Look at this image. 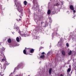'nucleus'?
I'll list each match as a JSON object with an SVG mask.
<instances>
[{"instance_id": "f257e3e1", "label": "nucleus", "mask_w": 76, "mask_h": 76, "mask_svg": "<svg viewBox=\"0 0 76 76\" xmlns=\"http://www.w3.org/2000/svg\"><path fill=\"white\" fill-rule=\"evenodd\" d=\"M15 4V5L16 7H17V10H18V12L21 13V16H23V10L22 9L20 8V3L19 2L16 1H14Z\"/></svg>"}, {"instance_id": "f03ea898", "label": "nucleus", "mask_w": 76, "mask_h": 76, "mask_svg": "<svg viewBox=\"0 0 76 76\" xmlns=\"http://www.w3.org/2000/svg\"><path fill=\"white\" fill-rule=\"evenodd\" d=\"M27 49L29 51V50H30V53H33L34 52V49H31V48H27Z\"/></svg>"}, {"instance_id": "7ed1b4c3", "label": "nucleus", "mask_w": 76, "mask_h": 76, "mask_svg": "<svg viewBox=\"0 0 76 76\" xmlns=\"http://www.w3.org/2000/svg\"><path fill=\"white\" fill-rule=\"evenodd\" d=\"M44 54H45V53H44V52H43L41 53V55H41L40 57V58H44V57H45V55H44Z\"/></svg>"}, {"instance_id": "20e7f679", "label": "nucleus", "mask_w": 76, "mask_h": 76, "mask_svg": "<svg viewBox=\"0 0 76 76\" xmlns=\"http://www.w3.org/2000/svg\"><path fill=\"white\" fill-rule=\"evenodd\" d=\"M70 8L71 10H74V7H73V6L71 5L70 7Z\"/></svg>"}, {"instance_id": "39448f33", "label": "nucleus", "mask_w": 76, "mask_h": 76, "mask_svg": "<svg viewBox=\"0 0 76 76\" xmlns=\"http://www.w3.org/2000/svg\"><path fill=\"white\" fill-rule=\"evenodd\" d=\"M62 54L63 55V56H65L66 55V53H65V51L64 50H62L61 51Z\"/></svg>"}, {"instance_id": "423d86ee", "label": "nucleus", "mask_w": 76, "mask_h": 76, "mask_svg": "<svg viewBox=\"0 0 76 76\" xmlns=\"http://www.w3.org/2000/svg\"><path fill=\"white\" fill-rule=\"evenodd\" d=\"M70 71H71V68H68L67 70V74H69Z\"/></svg>"}, {"instance_id": "0eeeda50", "label": "nucleus", "mask_w": 76, "mask_h": 76, "mask_svg": "<svg viewBox=\"0 0 76 76\" xmlns=\"http://www.w3.org/2000/svg\"><path fill=\"white\" fill-rule=\"evenodd\" d=\"M47 13L48 15H50V14L51 13V10H49L48 11Z\"/></svg>"}, {"instance_id": "6e6552de", "label": "nucleus", "mask_w": 76, "mask_h": 76, "mask_svg": "<svg viewBox=\"0 0 76 76\" xmlns=\"http://www.w3.org/2000/svg\"><path fill=\"white\" fill-rule=\"evenodd\" d=\"M27 3L28 2H27V1H25L23 2V4L24 5L26 6V5H27Z\"/></svg>"}, {"instance_id": "1a4fd4ad", "label": "nucleus", "mask_w": 76, "mask_h": 76, "mask_svg": "<svg viewBox=\"0 0 76 76\" xmlns=\"http://www.w3.org/2000/svg\"><path fill=\"white\" fill-rule=\"evenodd\" d=\"M52 72V68H50L49 70V74H51V72Z\"/></svg>"}, {"instance_id": "9d476101", "label": "nucleus", "mask_w": 76, "mask_h": 76, "mask_svg": "<svg viewBox=\"0 0 76 76\" xmlns=\"http://www.w3.org/2000/svg\"><path fill=\"white\" fill-rule=\"evenodd\" d=\"M7 42L9 43H10L11 42H12V41L11 40V39H9L7 40Z\"/></svg>"}, {"instance_id": "9b49d317", "label": "nucleus", "mask_w": 76, "mask_h": 76, "mask_svg": "<svg viewBox=\"0 0 76 76\" xmlns=\"http://www.w3.org/2000/svg\"><path fill=\"white\" fill-rule=\"evenodd\" d=\"M6 67V66L5 65H4L3 66L2 69H3L4 70H5Z\"/></svg>"}, {"instance_id": "f8f14e48", "label": "nucleus", "mask_w": 76, "mask_h": 76, "mask_svg": "<svg viewBox=\"0 0 76 76\" xmlns=\"http://www.w3.org/2000/svg\"><path fill=\"white\" fill-rule=\"evenodd\" d=\"M72 50H70L69 52L68 53V55L70 56L72 54Z\"/></svg>"}, {"instance_id": "ddd939ff", "label": "nucleus", "mask_w": 76, "mask_h": 76, "mask_svg": "<svg viewBox=\"0 0 76 76\" xmlns=\"http://www.w3.org/2000/svg\"><path fill=\"white\" fill-rule=\"evenodd\" d=\"M16 20L17 22H19L20 21V20H21V19H20V18L19 19V20H18V19H16Z\"/></svg>"}, {"instance_id": "4468645a", "label": "nucleus", "mask_w": 76, "mask_h": 76, "mask_svg": "<svg viewBox=\"0 0 76 76\" xmlns=\"http://www.w3.org/2000/svg\"><path fill=\"white\" fill-rule=\"evenodd\" d=\"M22 64H19L17 66L18 67H21L22 66Z\"/></svg>"}, {"instance_id": "2eb2a0df", "label": "nucleus", "mask_w": 76, "mask_h": 76, "mask_svg": "<svg viewBox=\"0 0 76 76\" xmlns=\"http://www.w3.org/2000/svg\"><path fill=\"white\" fill-rule=\"evenodd\" d=\"M23 53L24 54H26V50L25 49L23 50Z\"/></svg>"}, {"instance_id": "dca6fc26", "label": "nucleus", "mask_w": 76, "mask_h": 76, "mask_svg": "<svg viewBox=\"0 0 76 76\" xmlns=\"http://www.w3.org/2000/svg\"><path fill=\"white\" fill-rule=\"evenodd\" d=\"M16 39L17 42H19V37H17L16 38Z\"/></svg>"}, {"instance_id": "f3484780", "label": "nucleus", "mask_w": 76, "mask_h": 76, "mask_svg": "<svg viewBox=\"0 0 76 76\" xmlns=\"http://www.w3.org/2000/svg\"><path fill=\"white\" fill-rule=\"evenodd\" d=\"M22 36L23 37H26V34H22Z\"/></svg>"}, {"instance_id": "a211bd4d", "label": "nucleus", "mask_w": 76, "mask_h": 76, "mask_svg": "<svg viewBox=\"0 0 76 76\" xmlns=\"http://www.w3.org/2000/svg\"><path fill=\"white\" fill-rule=\"evenodd\" d=\"M66 45L67 47H69V45L68 43H66Z\"/></svg>"}, {"instance_id": "6ab92c4d", "label": "nucleus", "mask_w": 76, "mask_h": 76, "mask_svg": "<svg viewBox=\"0 0 76 76\" xmlns=\"http://www.w3.org/2000/svg\"><path fill=\"white\" fill-rule=\"evenodd\" d=\"M44 48L43 47H41L39 48V50H41L42 48Z\"/></svg>"}, {"instance_id": "aec40b11", "label": "nucleus", "mask_w": 76, "mask_h": 76, "mask_svg": "<svg viewBox=\"0 0 76 76\" xmlns=\"http://www.w3.org/2000/svg\"><path fill=\"white\" fill-rule=\"evenodd\" d=\"M69 69H71V65H69Z\"/></svg>"}, {"instance_id": "412c9836", "label": "nucleus", "mask_w": 76, "mask_h": 76, "mask_svg": "<svg viewBox=\"0 0 76 76\" xmlns=\"http://www.w3.org/2000/svg\"><path fill=\"white\" fill-rule=\"evenodd\" d=\"M5 60V59H4L3 58V59H2V61H4Z\"/></svg>"}, {"instance_id": "4be33fe9", "label": "nucleus", "mask_w": 76, "mask_h": 76, "mask_svg": "<svg viewBox=\"0 0 76 76\" xmlns=\"http://www.w3.org/2000/svg\"><path fill=\"white\" fill-rule=\"evenodd\" d=\"M9 63L8 64V63H6L7 65H9Z\"/></svg>"}, {"instance_id": "5701e85b", "label": "nucleus", "mask_w": 76, "mask_h": 76, "mask_svg": "<svg viewBox=\"0 0 76 76\" xmlns=\"http://www.w3.org/2000/svg\"><path fill=\"white\" fill-rule=\"evenodd\" d=\"M35 1H37V0H33V2H35Z\"/></svg>"}, {"instance_id": "b1692460", "label": "nucleus", "mask_w": 76, "mask_h": 76, "mask_svg": "<svg viewBox=\"0 0 76 76\" xmlns=\"http://www.w3.org/2000/svg\"><path fill=\"white\" fill-rule=\"evenodd\" d=\"M73 12L74 13H75V12H76V11H75V10H73Z\"/></svg>"}, {"instance_id": "393cba45", "label": "nucleus", "mask_w": 76, "mask_h": 76, "mask_svg": "<svg viewBox=\"0 0 76 76\" xmlns=\"http://www.w3.org/2000/svg\"><path fill=\"white\" fill-rule=\"evenodd\" d=\"M60 76H63V74H61L60 75Z\"/></svg>"}, {"instance_id": "a878e982", "label": "nucleus", "mask_w": 76, "mask_h": 76, "mask_svg": "<svg viewBox=\"0 0 76 76\" xmlns=\"http://www.w3.org/2000/svg\"><path fill=\"white\" fill-rule=\"evenodd\" d=\"M58 4H56V6H58Z\"/></svg>"}, {"instance_id": "bb28decb", "label": "nucleus", "mask_w": 76, "mask_h": 76, "mask_svg": "<svg viewBox=\"0 0 76 76\" xmlns=\"http://www.w3.org/2000/svg\"><path fill=\"white\" fill-rule=\"evenodd\" d=\"M42 23H43V22H42L41 23V24L42 25Z\"/></svg>"}, {"instance_id": "cd10ccee", "label": "nucleus", "mask_w": 76, "mask_h": 76, "mask_svg": "<svg viewBox=\"0 0 76 76\" xmlns=\"http://www.w3.org/2000/svg\"><path fill=\"white\" fill-rule=\"evenodd\" d=\"M72 71L71 72V75H72Z\"/></svg>"}, {"instance_id": "c85d7f7f", "label": "nucleus", "mask_w": 76, "mask_h": 76, "mask_svg": "<svg viewBox=\"0 0 76 76\" xmlns=\"http://www.w3.org/2000/svg\"><path fill=\"white\" fill-rule=\"evenodd\" d=\"M20 18H22V17H21L20 16Z\"/></svg>"}, {"instance_id": "c756f323", "label": "nucleus", "mask_w": 76, "mask_h": 76, "mask_svg": "<svg viewBox=\"0 0 76 76\" xmlns=\"http://www.w3.org/2000/svg\"><path fill=\"white\" fill-rule=\"evenodd\" d=\"M69 76H71V75H70V74H69Z\"/></svg>"}, {"instance_id": "7c9ffc66", "label": "nucleus", "mask_w": 76, "mask_h": 76, "mask_svg": "<svg viewBox=\"0 0 76 76\" xmlns=\"http://www.w3.org/2000/svg\"><path fill=\"white\" fill-rule=\"evenodd\" d=\"M56 34L57 35V33H56Z\"/></svg>"}, {"instance_id": "2f4dec72", "label": "nucleus", "mask_w": 76, "mask_h": 76, "mask_svg": "<svg viewBox=\"0 0 76 76\" xmlns=\"http://www.w3.org/2000/svg\"><path fill=\"white\" fill-rule=\"evenodd\" d=\"M26 48H25V49H26Z\"/></svg>"}]
</instances>
